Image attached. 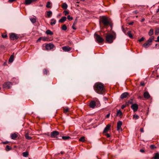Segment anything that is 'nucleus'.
Listing matches in <instances>:
<instances>
[{"label": "nucleus", "instance_id": "27", "mask_svg": "<svg viewBox=\"0 0 159 159\" xmlns=\"http://www.w3.org/2000/svg\"><path fill=\"white\" fill-rule=\"evenodd\" d=\"M14 60V56L13 55H12L10 57L9 60V61L10 62H13Z\"/></svg>", "mask_w": 159, "mask_h": 159}, {"label": "nucleus", "instance_id": "60", "mask_svg": "<svg viewBox=\"0 0 159 159\" xmlns=\"http://www.w3.org/2000/svg\"><path fill=\"white\" fill-rule=\"evenodd\" d=\"M32 2H35L37 0H31Z\"/></svg>", "mask_w": 159, "mask_h": 159}, {"label": "nucleus", "instance_id": "24", "mask_svg": "<svg viewBox=\"0 0 159 159\" xmlns=\"http://www.w3.org/2000/svg\"><path fill=\"white\" fill-rule=\"evenodd\" d=\"M23 156L25 157H27L29 155V153L28 152H23L22 153Z\"/></svg>", "mask_w": 159, "mask_h": 159}, {"label": "nucleus", "instance_id": "30", "mask_svg": "<svg viewBox=\"0 0 159 159\" xmlns=\"http://www.w3.org/2000/svg\"><path fill=\"white\" fill-rule=\"evenodd\" d=\"M62 138L64 140H68L70 139H71L70 137L69 136H63L62 137Z\"/></svg>", "mask_w": 159, "mask_h": 159}, {"label": "nucleus", "instance_id": "11", "mask_svg": "<svg viewBox=\"0 0 159 159\" xmlns=\"http://www.w3.org/2000/svg\"><path fill=\"white\" fill-rule=\"evenodd\" d=\"M54 47V45L52 43H49L45 46L46 49L47 50H51Z\"/></svg>", "mask_w": 159, "mask_h": 159}, {"label": "nucleus", "instance_id": "37", "mask_svg": "<svg viewBox=\"0 0 159 159\" xmlns=\"http://www.w3.org/2000/svg\"><path fill=\"white\" fill-rule=\"evenodd\" d=\"M48 72V71L46 69H44L43 71V73L44 74L47 75Z\"/></svg>", "mask_w": 159, "mask_h": 159}, {"label": "nucleus", "instance_id": "19", "mask_svg": "<svg viewBox=\"0 0 159 159\" xmlns=\"http://www.w3.org/2000/svg\"><path fill=\"white\" fill-rule=\"evenodd\" d=\"M31 0H25V4L26 5L30 4L32 2Z\"/></svg>", "mask_w": 159, "mask_h": 159}, {"label": "nucleus", "instance_id": "61", "mask_svg": "<svg viewBox=\"0 0 159 159\" xmlns=\"http://www.w3.org/2000/svg\"><path fill=\"white\" fill-rule=\"evenodd\" d=\"M158 11H159V8L158 9L157 11V12H158Z\"/></svg>", "mask_w": 159, "mask_h": 159}, {"label": "nucleus", "instance_id": "36", "mask_svg": "<svg viewBox=\"0 0 159 159\" xmlns=\"http://www.w3.org/2000/svg\"><path fill=\"white\" fill-rule=\"evenodd\" d=\"M79 140L81 142H84L85 141V137H81L80 139Z\"/></svg>", "mask_w": 159, "mask_h": 159}, {"label": "nucleus", "instance_id": "8", "mask_svg": "<svg viewBox=\"0 0 159 159\" xmlns=\"http://www.w3.org/2000/svg\"><path fill=\"white\" fill-rule=\"evenodd\" d=\"M10 37L12 40L17 39L19 38V36L16 34L14 33H12L10 34Z\"/></svg>", "mask_w": 159, "mask_h": 159}, {"label": "nucleus", "instance_id": "12", "mask_svg": "<svg viewBox=\"0 0 159 159\" xmlns=\"http://www.w3.org/2000/svg\"><path fill=\"white\" fill-rule=\"evenodd\" d=\"M62 49L64 52H69L70 51L72 48L68 46H65L62 47Z\"/></svg>", "mask_w": 159, "mask_h": 159}, {"label": "nucleus", "instance_id": "34", "mask_svg": "<svg viewBox=\"0 0 159 159\" xmlns=\"http://www.w3.org/2000/svg\"><path fill=\"white\" fill-rule=\"evenodd\" d=\"M61 29L63 30H66L67 28L66 25H64L62 26Z\"/></svg>", "mask_w": 159, "mask_h": 159}, {"label": "nucleus", "instance_id": "3", "mask_svg": "<svg viewBox=\"0 0 159 159\" xmlns=\"http://www.w3.org/2000/svg\"><path fill=\"white\" fill-rule=\"evenodd\" d=\"M100 20L102 23L105 26H106L109 25H110V22L109 19L105 16H102L101 17Z\"/></svg>", "mask_w": 159, "mask_h": 159}, {"label": "nucleus", "instance_id": "49", "mask_svg": "<svg viewBox=\"0 0 159 159\" xmlns=\"http://www.w3.org/2000/svg\"><path fill=\"white\" fill-rule=\"evenodd\" d=\"M155 148V146L154 145H152L150 146V148L151 149H153Z\"/></svg>", "mask_w": 159, "mask_h": 159}, {"label": "nucleus", "instance_id": "26", "mask_svg": "<svg viewBox=\"0 0 159 159\" xmlns=\"http://www.w3.org/2000/svg\"><path fill=\"white\" fill-rule=\"evenodd\" d=\"M154 158V159H159V153H155Z\"/></svg>", "mask_w": 159, "mask_h": 159}, {"label": "nucleus", "instance_id": "5", "mask_svg": "<svg viewBox=\"0 0 159 159\" xmlns=\"http://www.w3.org/2000/svg\"><path fill=\"white\" fill-rule=\"evenodd\" d=\"M99 102L97 98H95L94 100H92L90 102L89 104V106L90 108H94L96 106V103H97Z\"/></svg>", "mask_w": 159, "mask_h": 159}, {"label": "nucleus", "instance_id": "50", "mask_svg": "<svg viewBox=\"0 0 159 159\" xmlns=\"http://www.w3.org/2000/svg\"><path fill=\"white\" fill-rule=\"evenodd\" d=\"M110 116V113H109L108 114H107L106 116V118H108Z\"/></svg>", "mask_w": 159, "mask_h": 159}, {"label": "nucleus", "instance_id": "28", "mask_svg": "<svg viewBox=\"0 0 159 159\" xmlns=\"http://www.w3.org/2000/svg\"><path fill=\"white\" fill-rule=\"evenodd\" d=\"M47 15L48 16V17H49L51 16L52 14V12L51 11H47Z\"/></svg>", "mask_w": 159, "mask_h": 159}, {"label": "nucleus", "instance_id": "40", "mask_svg": "<svg viewBox=\"0 0 159 159\" xmlns=\"http://www.w3.org/2000/svg\"><path fill=\"white\" fill-rule=\"evenodd\" d=\"M139 116L137 115H134L133 116V118L135 119H137L139 118Z\"/></svg>", "mask_w": 159, "mask_h": 159}, {"label": "nucleus", "instance_id": "20", "mask_svg": "<svg viewBox=\"0 0 159 159\" xmlns=\"http://www.w3.org/2000/svg\"><path fill=\"white\" fill-rule=\"evenodd\" d=\"M56 22V20L54 19H52L51 20V22L50 24L51 25H52L55 24Z\"/></svg>", "mask_w": 159, "mask_h": 159}, {"label": "nucleus", "instance_id": "13", "mask_svg": "<svg viewBox=\"0 0 159 159\" xmlns=\"http://www.w3.org/2000/svg\"><path fill=\"white\" fill-rule=\"evenodd\" d=\"M129 96V94L127 92H125L122 94L120 96L121 99L126 98H128Z\"/></svg>", "mask_w": 159, "mask_h": 159}, {"label": "nucleus", "instance_id": "56", "mask_svg": "<svg viewBox=\"0 0 159 159\" xmlns=\"http://www.w3.org/2000/svg\"><path fill=\"white\" fill-rule=\"evenodd\" d=\"M140 131L142 132H144L143 129V128H141L140 129Z\"/></svg>", "mask_w": 159, "mask_h": 159}, {"label": "nucleus", "instance_id": "14", "mask_svg": "<svg viewBox=\"0 0 159 159\" xmlns=\"http://www.w3.org/2000/svg\"><path fill=\"white\" fill-rule=\"evenodd\" d=\"M111 127V125L110 124H108L107 125L106 127L105 128L103 133H106L110 129V128Z\"/></svg>", "mask_w": 159, "mask_h": 159}, {"label": "nucleus", "instance_id": "32", "mask_svg": "<svg viewBox=\"0 0 159 159\" xmlns=\"http://www.w3.org/2000/svg\"><path fill=\"white\" fill-rule=\"evenodd\" d=\"M25 137L26 139L28 140H30L32 139V137L30 136L27 134L25 135Z\"/></svg>", "mask_w": 159, "mask_h": 159}, {"label": "nucleus", "instance_id": "29", "mask_svg": "<svg viewBox=\"0 0 159 159\" xmlns=\"http://www.w3.org/2000/svg\"><path fill=\"white\" fill-rule=\"evenodd\" d=\"M153 33V30L152 29H151L148 32V34L149 36H152Z\"/></svg>", "mask_w": 159, "mask_h": 159}, {"label": "nucleus", "instance_id": "22", "mask_svg": "<svg viewBox=\"0 0 159 159\" xmlns=\"http://www.w3.org/2000/svg\"><path fill=\"white\" fill-rule=\"evenodd\" d=\"M62 7L64 9H66L67 8L68 6L66 3H64L63 4Z\"/></svg>", "mask_w": 159, "mask_h": 159}, {"label": "nucleus", "instance_id": "35", "mask_svg": "<svg viewBox=\"0 0 159 159\" xmlns=\"http://www.w3.org/2000/svg\"><path fill=\"white\" fill-rule=\"evenodd\" d=\"M69 111V109L68 107H66V108L64 109V113H66L67 112Z\"/></svg>", "mask_w": 159, "mask_h": 159}, {"label": "nucleus", "instance_id": "16", "mask_svg": "<svg viewBox=\"0 0 159 159\" xmlns=\"http://www.w3.org/2000/svg\"><path fill=\"white\" fill-rule=\"evenodd\" d=\"M122 125V122L121 121H119L117 122V130H119L121 128Z\"/></svg>", "mask_w": 159, "mask_h": 159}, {"label": "nucleus", "instance_id": "2", "mask_svg": "<svg viewBox=\"0 0 159 159\" xmlns=\"http://www.w3.org/2000/svg\"><path fill=\"white\" fill-rule=\"evenodd\" d=\"M116 38V35H113L111 34L107 35L106 36V42L109 43H112Z\"/></svg>", "mask_w": 159, "mask_h": 159}, {"label": "nucleus", "instance_id": "21", "mask_svg": "<svg viewBox=\"0 0 159 159\" xmlns=\"http://www.w3.org/2000/svg\"><path fill=\"white\" fill-rule=\"evenodd\" d=\"M46 33L47 34H49L50 35H52L53 34V33L52 31H51L50 30H47L46 32Z\"/></svg>", "mask_w": 159, "mask_h": 159}, {"label": "nucleus", "instance_id": "47", "mask_svg": "<svg viewBox=\"0 0 159 159\" xmlns=\"http://www.w3.org/2000/svg\"><path fill=\"white\" fill-rule=\"evenodd\" d=\"M156 48H157L158 49L159 48V44H156L155 45Z\"/></svg>", "mask_w": 159, "mask_h": 159}, {"label": "nucleus", "instance_id": "23", "mask_svg": "<svg viewBox=\"0 0 159 159\" xmlns=\"http://www.w3.org/2000/svg\"><path fill=\"white\" fill-rule=\"evenodd\" d=\"M51 4V3L50 2H47V4L46 5V7L48 8H51L52 7V5H50Z\"/></svg>", "mask_w": 159, "mask_h": 159}, {"label": "nucleus", "instance_id": "1", "mask_svg": "<svg viewBox=\"0 0 159 159\" xmlns=\"http://www.w3.org/2000/svg\"><path fill=\"white\" fill-rule=\"evenodd\" d=\"M104 87L105 85L102 83L97 82L94 84L93 88L97 93L100 94H102L105 93L106 92Z\"/></svg>", "mask_w": 159, "mask_h": 159}, {"label": "nucleus", "instance_id": "18", "mask_svg": "<svg viewBox=\"0 0 159 159\" xmlns=\"http://www.w3.org/2000/svg\"><path fill=\"white\" fill-rule=\"evenodd\" d=\"M66 17L65 16H63L59 20V22L60 23H63L66 20Z\"/></svg>", "mask_w": 159, "mask_h": 159}, {"label": "nucleus", "instance_id": "53", "mask_svg": "<svg viewBox=\"0 0 159 159\" xmlns=\"http://www.w3.org/2000/svg\"><path fill=\"white\" fill-rule=\"evenodd\" d=\"M106 135L107 137V138H109V137H110V135L108 134H106Z\"/></svg>", "mask_w": 159, "mask_h": 159}, {"label": "nucleus", "instance_id": "55", "mask_svg": "<svg viewBox=\"0 0 159 159\" xmlns=\"http://www.w3.org/2000/svg\"><path fill=\"white\" fill-rule=\"evenodd\" d=\"M133 23H134V22H130L129 23V25H133Z\"/></svg>", "mask_w": 159, "mask_h": 159}, {"label": "nucleus", "instance_id": "33", "mask_svg": "<svg viewBox=\"0 0 159 159\" xmlns=\"http://www.w3.org/2000/svg\"><path fill=\"white\" fill-rule=\"evenodd\" d=\"M77 22L76 21H75L72 26V28L73 29L75 30L76 29V28L75 27V25L76 24Z\"/></svg>", "mask_w": 159, "mask_h": 159}, {"label": "nucleus", "instance_id": "44", "mask_svg": "<svg viewBox=\"0 0 159 159\" xmlns=\"http://www.w3.org/2000/svg\"><path fill=\"white\" fill-rule=\"evenodd\" d=\"M63 12L65 13V16L67 15L69 13V12L67 11H64Z\"/></svg>", "mask_w": 159, "mask_h": 159}, {"label": "nucleus", "instance_id": "4", "mask_svg": "<svg viewBox=\"0 0 159 159\" xmlns=\"http://www.w3.org/2000/svg\"><path fill=\"white\" fill-rule=\"evenodd\" d=\"M154 37L153 36H152L148 40L144 43L143 45V47H144L145 48H147L151 44L153 40Z\"/></svg>", "mask_w": 159, "mask_h": 159}, {"label": "nucleus", "instance_id": "17", "mask_svg": "<svg viewBox=\"0 0 159 159\" xmlns=\"http://www.w3.org/2000/svg\"><path fill=\"white\" fill-rule=\"evenodd\" d=\"M11 139H16L18 137V135L16 133L11 134Z\"/></svg>", "mask_w": 159, "mask_h": 159}, {"label": "nucleus", "instance_id": "9", "mask_svg": "<svg viewBox=\"0 0 159 159\" xmlns=\"http://www.w3.org/2000/svg\"><path fill=\"white\" fill-rule=\"evenodd\" d=\"M11 83L10 82H7L5 83L3 85V87L4 88L9 89L11 85Z\"/></svg>", "mask_w": 159, "mask_h": 159}, {"label": "nucleus", "instance_id": "58", "mask_svg": "<svg viewBox=\"0 0 159 159\" xmlns=\"http://www.w3.org/2000/svg\"><path fill=\"white\" fill-rule=\"evenodd\" d=\"M42 39V38H41V37H40V38H39L38 39V40H37V41H40V40H41V39Z\"/></svg>", "mask_w": 159, "mask_h": 159}, {"label": "nucleus", "instance_id": "39", "mask_svg": "<svg viewBox=\"0 0 159 159\" xmlns=\"http://www.w3.org/2000/svg\"><path fill=\"white\" fill-rule=\"evenodd\" d=\"M159 33V29L157 28L155 30V34L156 35H158Z\"/></svg>", "mask_w": 159, "mask_h": 159}, {"label": "nucleus", "instance_id": "10", "mask_svg": "<svg viewBox=\"0 0 159 159\" xmlns=\"http://www.w3.org/2000/svg\"><path fill=\"white\" fill-rule=\"evenodd\" d=\"M131 108L135 112L138 108V105L136 104H134L131 106Z\"/></svg>", "mask_w": 159, "mask_h": 159}, {"label": "nucleus", "instance_id": "46", "mask_svg": "<svg viewBox=\"0 0 159 159\" xmlns=\"http://www.w3.org/2000/svg\"><path fill=\"white\" fill-rule=\"evenodd\" d=\"M126 107V105H123L121 106V108L122 109H123Z\"/></svg>", "mask_w": 159, "mask_h": 159}, {"label": "nucleus", "instance_id": "43", "mask_svg": "<svg viewBox=\"0 0 159 159\" xmlns=\"http://www.w3.org/2000/svg\"><path fill=\"white\" fill-rule=\"evenodd\" d=\"M2 37L3 38H6L7 36L6 34H2Z\"/></svg>", "mask_w": 159, "mask_h": 159}, {"label": "nucleus", "instance_id": "31", "mask_svg": "<svg viewBox=\"0 0 159 159\" xmlns=\"http://www.w3.org/2000/svg\"><path fill=\"white\" fill-rule=\"evenodd\" d=\"M127 34L130 38H132L133 36L130 31H129L128 32Z\"/></svg>", "mask_w": 159, "mask_h": 159}, {"label": "nucleus", "instance_id": "62", "mask_svg": "<svg viewBox=\"0 0 159 159\" xmlns=\"http://www.w3.org/2000/svg\"><path fill=\"white\" fill-rule=\"evenodd\" d=\"M61 153L62 154H63L64 152H61Z\"/></svg>", "mask_w": 159, "mask_h": 159}, {"label": "nucleus", "instance_id": "52", "mask_svg": "<svg viewBox=\"0 0 159 159\" xmlns=\"http://www.w3.org/2000/svg\"><path fill=\"white\" fill-rule=\"evenodd\" d=\"M140 151L141 152H143H143H144V150L143 149H140Z\"/></svg>", "mask_w": 159, "mask_h": 159}, {"label": "nucleus", "instance_id": "15", "mask_svg": "<svg viewBox=\"0 0 159 159\" xmlns=\"http://www.w3.org/2000/svg\"><path fill=\"white\" fill-rule=\"evenodd\" d=\"M143 96L146 99H148L150 97V96L148 92L146 91L143 93Z\"/></svg>", "mask_w": 159, "mask_h": 159}, {"label": "nucleus", "instance_id": "42", "mask_svg": "<svg viewBox=\"0 0 159 159\" xmlns=\"http://www.w3.org/2000/svg\"><path fill=\"white\" fill-rule=\"evenodd\" d=\"M11 148L8 145H7L6 147V149L7 151H8L11 149Z\"/></svg>", "mask_w": 159, "mask_h": 159}, {"label": "nucleus", "instance_id": "7", "mask_svg": "<svg viewBox=\"0 0 159 159\" xmlns=\"http://www.w3.org/2000/svg\"><path fill=\"white\" fill-rule=\"evenodd\" d=\"M94 36L97 41L99 43H101L104 41V39L98 34H95Z\"/></svg>", "mask_w": 159, "mask_h": 159}, {"label": "nucleus", "instance_id": "25", "mask_svg": "<svg viewBox=\"0 0 159 159\" xmlns=\"http://www.w3.org/2000/svg\"><path fill=\"white\" fill-rule=\"evenodd\" d=\"M122 115V112L120 111V110H118V111H117V114H116V115L117 116H121Z\"/></svg>", "mask_w": 159, "mask_h": 159}, {"label": "nucleus", "instance_id": "41", "mask_svg": "<svg viewBox=\"0 0 159 159\" xmlns=\"http://www.w3.org/2000/svg\"><path fill=\"white\" fill-rule=\"evenodd\" d=\"M31 21L33 23H34L36 22V19L34 18H31L30 19Z\"/></svg>", "mask_w": 159, "mask_h": 159}, {"label": "nucleus", "instance_id": "38", "mask_svg": "<svg viewBox=\"0 0 159 159\" xmlns=\"http://www.w3.org/2000/svg\"><path fill=\"white\" fill-rule=\"evenodd\" d=\"M67 18L68 20H71L73 19V17L71 16L70 15H68L67 16Z\"/></svg>", "mask_w": 159, "mask_h": 159}, {"label": "nucleus", "instance_id": "6", "mask_svg": "<svg viewBox=\"0 0 159 159\" xmlns=\"http://www.w3.org/2000/svg\"><path fill=\"white\" fill-rule=\"evenodd\" d=\"M59 134V132L57 131H54L51 132L50 134V136L52 138H56L57 139H60L57 136Z\"/></svg>", "mask_w": 159, "mask_h": 159}, {"label": "nucleus", "instance_id": "54", "mask_svg": "<svg viewBox=\"0 0 159 159\" xmlns=\"http://www.w3.org/2000/svg\"><path fill=\"white\" fill-rule=\"evenodd\" d=\"M8 143H9V142L7 141L6 142H3V144H6Z\"/></svg>", "mask_w": 159, "mask_h": 159}, {"label": "nucleus", "instance_id": "63", "mask_svg": "<svg viewBox=\"0 0 159 159\" xmlns=\"http://www.w3.org/2000/svg\"><path fill=\"white\" fill-rule=\"evenodd\" d=\"M123 31L124 32V33H125V31H124V30H123Z\"/></svg>", "mask_w": 159, "mask_h": 159}, {"label": "nucleus", "instance_id": "48", "mask_svg": "<svg viewBox=\"0 0 159 159\" xmlns=\"http://www.w3.org/2000/svg\"><path fill=\"white\" fill-rule=\"evenodd\" d=\"M156 42H159V36L157 37V39L155 40Z\"/></svg>", "mask_w": 159, "mask_h": 159}, {"label": "nucleus", "instance_id": "45", "mask_svg": "<svg viewBox=\"0 0 159 159\" xmlns=\"http://www.w3.org/2000/svg\"><path fill=\"white\" fill-rule=\"evenodd\" d=\"M144 39V38L143 37L141 38L139 40V42H141L143 41Z\"/></svg>", "mask_w": 159, "mask_h": 159}, {"label": "nucleus", "instance_id": "59", "mask_svg": "<svg viewBox=\"0 0 159 159\" xmlns=\"http://www.w3.org/2000/svg\"><path fill=\"white\" fill-rule=\"evenodd\" d=\"M134 12H135V13H136V14H137V13H138V11H134Z\"/></svg>", "mask_w": 159, "mask_h": 159}, {"label": "nucleus", "instance_id": "57", "mask_svg": "<svg viewBox=\"0 0 159 159\" xmlns=\"http://www.w3.org/2000/svg\"><path fill=\"white\" fill-rule=\"evenodd\" d=\"M144 20H145V19H144V18H143V19H142L141 20V22H143V21H144Z\"/></svg>", "mask_w": 159, "mask_h": 159}, {"label": "nucleus", "instance_id": "51", "mask_svg": "<svg viewBox=\"0 0 159 159\" xmlns=\"http://www.w3.org/2000/svg\"><path fill=\"white\" fill-rule=\"evenodd\" d=\"M140 84L142 86H144L145 85V84L143 82H141Z\"/></svg>", "mask_w": 159, "mask_h": 159}]
</instances>
